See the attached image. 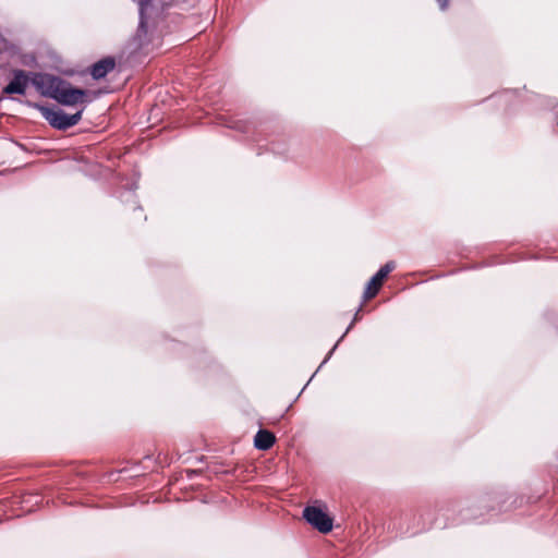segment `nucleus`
<instances>
[{"instance_id":"f257e3e1","label":"nucleus","mask_w":558,"mask_h":558,"mask_svg":"<svg viewBox=\"0 0 558 558\" xmlns=\"http://www.w3.org/2000/svg\"><path fill=\"white\" fill-rule=\"evenodd\" d=\"M28 73L23 70L14 72L13 80L3 88V93L24 95L31 82L44 97L52 98L63 106L73 107L87 101V90L74 87L70 82L49 73Z\"/></svg>"},{"instance_id":"f03ea898","label":"nucleus","mask_w":558,"mask_h":558,"mask_svg":"<svg viewBox=\"0 0 558 558\" xmlns=\"http://www.w3.org/2000/svg\"><path fill=\"white\" fill-rule=\"evenodd\" d=\"M34 108L41 113L51 126L58 130H68L76 125L81 121L83 113V110H80L74 114H66L62 110H54L39 104H35Z\"/></svg>"},{"instance_id":"7ed1b4c3","label":"nucleus","mask_w":558,"mask_h":558,"mask_svg":"<svg viewBox=\"0 0 558 558\" xmlns=\"http://www.w3.org/2000/svg\"><path fill=\"white\" fill-rule=\"evenodd\" d=\"M306 521L322 533H328L332 529V519L317 507H306L303 511Z\"/></svg>"},{"instance_id":"20e7f679","label":"nucleus","mask_w":558,"mask_h":558,"mask_svg":"<svg viewBox=\"0 0 558 558\" xmlns=\"http://www.w3.org/2000/svg\"><path fill=\"white\" fill-rule=\"evenodd\" d=\"M396 265L393 262H389L384 265L378 272L369 280L365 289L364 298L369 300L374 298L383 286L384 280L390 271L395 269Z\"/></svg>"},{"instance_id":"39448f33","label":"nucleus","mask_w":558,"mask_h":558,"mask_svg":"<svg viewBox=\"0 0 558 558\" xmlns=\"http://www.w3.org/2000/svg\"><path fill=\"white\" fill-rule=\"evenodd\" d=\"M116 68V60L112 57H106L94 63L90 68V75L94 80L104 78Z\"/></svg>"},{"instance_id":"423d86ee","label":"nucleus","mask_w":558,"mask_h":558,"mask_svg":"<svg viewBox=\"0 0 558 558\" xmlns=\"http://www.w3.org/2000/svg\"><path fill=\"white\" fill-rule=\"evenodd\" d=\"M275 442V435L268 430L262 429L259 430L254 439V444L256 448L260 450L269 449Z\"/></svg>"},{"instance_id":"0eeeda50","label":"nucleus","mask_w":558,"mask_h":558,"mask_svg":"<svg viewBox=\"0 0 558 558\" xmlns=\"http://www.w3.org/2000/svg\"><path fill=\"white\" fill-rule=\"evenodd\" d=\"M441 10H446L449 4V0H436Z\"/></svg>"},{"instance_id":"6e6552de","label":"nucleus","mask_w":558,"mask_h":558,"mask_svg":"<svg viewBox=\"0 0 558 558\" xmlns=\"http://www.w3.org/2000/svg\"><path fill=\"white\" fill-rule=\"evenodd\" d=\"M144 1H145L146 3H149V2H151L153 0H144Z\"/></svg>"}]
</instances>
